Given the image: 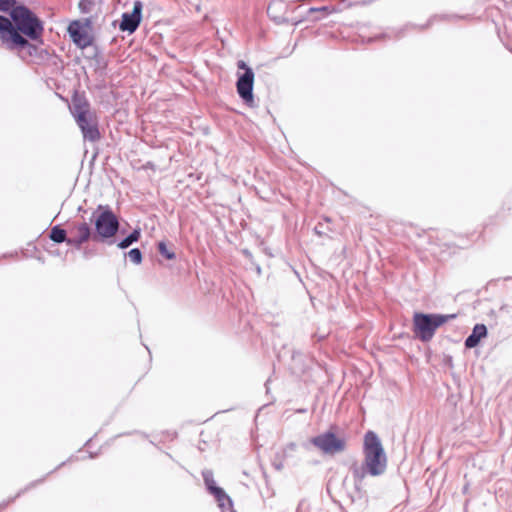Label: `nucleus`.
I'll list each match as a JSON object with an SVG mask.
<instances>
[{
	"label": "nucleus",
	"mask_w": 512,
	"mask_h": 512,
	"mask_svg": "<svg viewBox=\"0 0 512 512\" xmlns=\"http://www.w3.org/2000/svg\"><path fill=\"white\" fill-rule=\"evenodd\" d=\"M158 251L159 253L165 257L166 259L168 260H172L175 258V254L174 252L170 251L168 248H167V245L165 242H159L158 244Z\"/></svg>",
	"instance_id": "f3484780"
},
{
	"label": "nucleus",
	"mask_w": 512,
	"mask_h": 512,
	"mask_svg": "<svg viewBox=\"0 0 512 512\" xmlns=\"http://www.w3.org/2000/svg\"><path fill=\"white\" fill-rule=\"evenodd\" d=\"M119 227V222L114 213L107 209L101 212L95 220L96 234L93 236L94 240L100 238L113 237Z\"/></svg>",
	"instance_id": "39448f33"
},
{
	"label": "nucleus",
	"mask_w": 512,
	"mask_h": 512,
	"mask_svg": "<svg viewBox=\"0 0 512 512\" xmlns=\"http://www.w3.org/2000/svg\"><path fill=\"white\" fill-rule=\"evenodd\" d=\"M79 6H80V8H81V10H82V11H85V8L83 7V1H81V2L79 3Z\"/></svg>",
	"instance_id": "4be33fe9"
},
{
	"label": "nucleus",
	"mask_w": 512,
	"mask_h": 512,
	"mask_svg": "<svg viewBox=\"0 0 512 512\" xmlns=\"http://www.w3.org/2000/svg\"><path fill=\"white\" fill-rule=\"evenodd\" d=\"M11 19L0 15V40L10 50L27 48L29 54L36 51L30 40H40L44 31L40 19L25 6H15Z\"/></svg>",
	"instance_id": "f257e3e1"
},
{
	"label": "nucleus",
	"mask_w": 512,
	"mask_h": 512,
	"mask_svg": "<svg viewBox=\"0 0 512 512\" xmlns=\"http://www.w3.org/2000/svg\"><path fill=\"white\" fill-rule=\"evenodd\" d=\"M140 238V231L134 230L128 237L123 239L121 242L118 243V247L121 249H125L129 247L132 243L138 241Z\"/></svg>",
	"instance_id": "2eb2a0df"
},
{
	"label": "nucleus",
	"mask_w": 512,
	"mask_h": 512,
	"mask_svg": "<svg viewBox=\"0 0 512 512\" xmlns=\"http://www.w3.org/2000/svg\"><path fill=\"white\" fill-rule=\"evenodd\" d=\"M237 67L241 70H244V74L238 78L236 83L237 92L239 96L245 101V103L252 105L254 101L252 93L254 72L243 60H239L237 62Z\"/></svg>",
	"instance_id": "423d86ee"
},
{
	"label": "nucleus",
	"mask_w": 512,
	"mask_h": 512,
	"mask_svg": "<svg viewBox=\"0 0 512 512\" xmlns=\"http://www.w3.org/2000/svg\"><path fill=\"white\" fill-rule=\"evenodd\" d=\"M364 463L360 467L357 464L352 466V473L356 483H361L366 474L379 476L387 467V457L378 436L368 431L364 436L363 444Z\"/></svg>",
	"instance_id": "f03ea898"
},
{
	"label": "nucleus",
	"mask_w": 512,
	"mask_h": 512,
	"mask_svg": "<svg viewBox=\"0 0 512 512\" xmlns=\"http://www.w3.org/2000/svg\"><path fill=\"white\" fill-rule=\"evenodd\" d=\"M312 444L325 454L342 452L346 447L344 439L338 438L334 433L327 432L311 439Z\"/></svg>",
	"instance_id": "0eeeda50"
},
{
	"label": "nucleus",
	"mask_w": 512,
	"mask_h": 512,
	"mask_svg": "<svg viewBox=\"0 0 512 512\" xmlns=\"http://www.w3.org/2000/svg\"><path fill=\"white\" fill-rule=\"evenodd\" d=\"M50 239L56 243L67 242V233L59 226H54L50 232Z\"/></svg>",
	"instance_id": "4468645a"
},
{
	"label": "nucleus",
	"mask_w": 512,
	"mask_h": 512,
	"mask_svg": "<svg viewBox=\"0 0 512 512\" xmlns=\"http://www.w3.org/2000/svg\"><path fill=\"white\" fill-rule=\"evenodd\" d=\"M310 11L311 12H315V11L323 12L325 15H328V14L335 12L336 10L334 8L321 7V8H311Z\"/></svg>",
	"instance_id": "aec40b11"
},
{
	"label": "nucleus",
	"mask_w": 512,
	"mask_h": 512,
	"mask_svg": "<svg viewBox=\"0 0 512 512\" xmlns=\"http://www.w3.org/2000/svg\"><path fill=\"white\" fill-rule=\"evenodd\" d=\"M70 233L71 238H68L67 244L75 245L80 247L83 243L87 242L91 238V229L86 222L74 223Z\"/></svg>",
	"instance_id": "9d476101"
},
{
	"label": "nucleus",
	"mask_w": 512,
	"mask_h": 512,
	"mask_svg": "<svg viewBox=\"0 0 512 512\" xmlns=\"http://www.w3.org/2000/svg\"><path fill=\"white\" fill-rule=\"evenodd\" d=\"M487 335V328L484 324H476L472 330L471 335L467 337L465 340L466 348H474L476 347L481 339L485 338Z\"/></svg>",
	"instance_id": "9b49d317"
},
{
	"label": "nucleus",
	"mask_w": 512,
	"mask_h": 512,
	"mask_svg": "<svg viewBox=\"0 0 512 512\" xmlns=\"http://www.w3.org/2000/svg\"><path fill=\"white\" fill-rule=\"evenodd\" d=\"M72 113L76 119V118L84 116V115L87 116L88 114H91L92 112L90 111L89 103L87 102L86 99L79 97V96H75L72 99Z\"/></svg>",
	"instance_id": "f8f14e48"
},
{
	"label": "nucleus",
	"mask_w": 512,
	"mask_h": 512,
	"mask_svg": "<svg viewBox=\"0 0 512 512\" xmlns=\"http://www.w3.org/2000/svg\"><path fill=\"white\" fill-rule=\"evenodd\" d=\"M287 450H291V451H294L296 449V444L295 443H291L289 444L287 447H286Z\"/></svg>",
	"instance_id": "412c9836"
},
{
	"label": "nucleus",
	"mask_w": 512,
	"mask_h": 512,
	"mask_svg": "<svg viewBox=\"0 0 512 512\" xmlns=\"http://www.w3.org/2000/svg\"><path fill=\"white\" fill-rule=\"evenodd\" d=\"M213 496L215 497L219 506L222 509H230L232 507V501L230 497L225 493V491L222 488L214 489Z\"/></svg>",
	"instance_id": "ddd939ff"
},
{
	"label": "nucleus",
	"mask_w": 512,
	"mask_h": 512,
	"mask_svg": "<svg viewBox=\"0 0 512 512\" xmlns=\"http://www.w3.org/2000/svg\"><path fill=\"white\" fill-rule=\"evenodd\" d=\"M67 32L72 42L80 49H85L93 44V27L90 19L71 21Z\"/></svg>",
	"instance_id": "20e7f679"
},
{
	"label": "nucleus",
	"mask_w": 512,
	"mask_h": 512,
	"mask_svg": "<svg viewBox=\"0 0 512 512\" xmlns=\"http://www.w3.org/2000/svg\"><path fill=\"white\" fill-rule=\"evenodd\" d=\"M129 259L135 263L140 264L142 260V254L141 251L138 248H134L128 252Z\"/></svg>",
	"instance_id": "a211bd4d"
},
{
	"label": "nucleus",
	"mask_w": 512,
	"mask_h": 512,
	"mask_svg": "<svg viewBox=\"0 0 512 512\" xmlns=\"http://www.w3.org/2000/svg\"><path fill=\"white\" fill-rule=\"evenodd\" d=\"M203 478L208 491L212 495L214 494V489H220V487L216 486L215 480L213 479V475L211 472L204 473Z\"/></svg>",
	"instance_id": "dca6fc26"
},
{
	"label": "nucleus",
	"mask_w": 512,
	"mask_h": 512,
	"mask_svg": "<svg viewBox=\"0 0 512 512\" xmlns=\"http://www.w3.org/2000/svg\"><path fill=\"white\" fill-rule=\"evenodd\" d=\"M15 4V0H0V11H11L15 7Z\"/></svg>",
	"instance_id": "6ab92c4d"
},
{
	"label": "nucleus",
	"mask_w": 512,
	"mask_h": 512,
	"mask_svg": "<svg viewBox=\"0 0 512 512\" xmlns=\"http://www.w3.org/2000/svg\"><path fill=\"white\" fill-rule=\"evenodd\" d=\"M143 4L137 0L133 4V10L131 13H123L122 20L119 24V29L123 32L127 31L133 33L137 30L142 19Z\"/></svg>",
	"instance_id": "6e6552de"
},
{
	"label": "nucleus",
	"mask_w": 512,
	"mask_h": 512,
	"mask_svg": "<svg viewBox=\"0 0 512 512\" xmlns=\"http://www.w3.org/2000/svg\"><path fill=\"white\" fill-rule=\"evenodd\" d=\"M78 126L80 127L85 139L91 142L100 139V132L97 125V119L93 113L87 116H81L75 119Z\"/></svg>",
	"instance_id": "1a4fd4ad"
},
{
	"label": "nucleus",
	"mask_w": 512,
	"mask_h": 512,
	"mask_svg": "<svg viewBox=\"0 0 512 512\" xmlns=\"http://www.w3.org/2000/svg\"><path fill=\"white\" fill-rule=\"evenodd\" d=\"M455 317V314L415 313L413 316V331L421 341L427 342L433 338L435 331L439 327Z\"/></svg>",
	"instance_id": "7ed1b4c3"
}]
</instances>
